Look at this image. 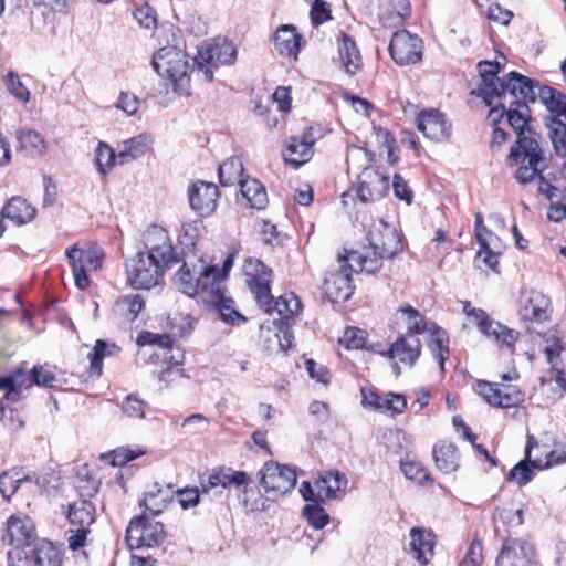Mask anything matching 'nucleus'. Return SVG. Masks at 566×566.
<instances>
[{
	"label": "nucleus",
	"instance_id": "obj_29",
	"mask_svg": "<svg viewBox=\"0 0 566 566\" xmlns=\"http://www.w3.org/2000/svg\"><path fill=\"white\" fill-rule=\"evenodd\" d=\"M32 386V370L28 373L22 368H17L9 375L0 377V390H6V399L12 402L18 401L23 390Z\"/></svg>",
	"mask_w": 566,
	"mask_h": 566
},
{
	"label": "nucleus",
	"instance_id": "obj_15",
	"mask_svg": "<svg viewBox=\"0 0 566 566\" xmlns=\"http://www.w3.org/2000/svg\"><path fill=\"white\" fill-rule=\"evenodd\" d=\"M416 125L422 135L433 142H444L451 136L452 125L446 114L436 108L423 109L416 117Z\"/></svg>",
	"mask_w": 566,
	"mask_h": 566
},
{
	"label": "nucleus",
	"instance_id": "obj_9",
	"mask_svg": "<svg viewBox=\"0 0 566 566\" xmlns=\"http://www.w3.org/2000/svg\"><path fill=\"white\" fill-rule=\"evenodd\" d=\"M66 256L76 287L85 290L90 285L87 272L98 271L102 268L103 249L96 244H90L84 249L74 244L66 250Z\"/></svg>",
	"mask_w": 566,
	"mask_h": 566
},
{
	"label": "nucleus",
	"instance_id": "obj_57",
	"mask_svg": "<svg viewBox=\"0 0 566 566\" xmlns=\"http://www.w3.org/2000/svg\"><path fill=\"white\" fill-rule=\"evenodd\" d=\"M120 408L127 417L140 420L146 416L147 403L135 395H128Z\"/></svg>",
	"mask_w": 566,
	"mask_h": 566
},
{
	"label": "nucleus",
	"instance_id": "obj_6",
	"mask_svg": "<svg viewBox=\"0 0 566 566\" xmlns=\"http://www.w3.org/2000/svg\"><path fill=\"white\" fill-rule=\"evenodd\" d=\"M153 67L163 77L174 84V90L180 94H188L190 82V64L188 55L175 45L160 48L153 57Z\"/></svg>",
	"mask_w": 566,
	"mask_h": 566
},
{
	"label": "nucleus",
	"instance_id": "obj_59",
	"mask_svg": "<svg viewBox=\"0 0 566 566\" xmlns=\"http://www.w3.org/2000/svg\"><path fill=\"white\" fill-rule=\"evenodd\" d=\"M44 19H53L56 13L66 12V0H33Z\"/></svg>",
	"mask_w": 566,
	"mask_h": 566
},
{
	"label": "nucleus",
	"instance_id": "obj_11",
	"mask_svg": "<svg viewBox=\"0 0 566 566\" xmlns=\"http://www.w3.org/2000/svg\"><path fill=\"white\" fill-rule=\"evenodd\" d=\"M337 263L338 269L328 271L323 283L326 297L335 303L345 302L350 297L354 289L352 272H361L355 262L348 260V253L339 255Z\"/></svg>",
	"mask_w": 566,
	"mask_h": 566
},
{
	"label": "nucleus",
	"instance_id": "obj_53",
	"mask_svg": "<svg viewBox=\"0 0 566 566\" xmlns=\"http://www.w3.org/2000/svg\"><path fill=\"white\" fill-rule=\"evenodd\" d=\"M118 160V154L116 155L114 149L107 144L99 142L95 149V163L98 171L102 175H106L114 168Z\"/></svg>",
	"mask_w": 566,
	"mask_h": 566
},
{
	"label": "nucleus",
	"instance_id": "obj_54",
	"mask_svg": "<svg viewBox=\"0 0 566 566\" xmlns=\"http://www.w3.org/2000/svg\"><path fill=\"white\" fill-rule=\"evenodd\" d=\"M538 298H531L522 306L520 315L524 321L541 323L548 318L545 302L543 298L541 301Z\"/></svg>",
	"mask_w": 566,
	"mask_h": 566
},
{
	"label": "nucleus",
	"instance_id": "obj_52",
	"mask_svg": "<svg viewBox=\"0 0 566 566\" xmlns=\"http://www.w3.org/2000/svg\"><path fill=\"white\" fill-rule=\"evenodd\" d=\"M20 146L31 156H42L46 150L43 136L35 130L22 132L18 135Z\"/></svg>",
	"mask_w": 566,
	"mask_h": 566
},
{
	"label": "nucleus",
	"instance_id": "obj_12",
	"mask_svg": "<svg viewBox=\"0 0 566 566\" xmlns=\"http://www.w3.org/2000/svg\"><path fill=\"white\" fill-rule=\"evenodd\" d=\"M475 237L480 245L474 263L478 268L484 266L499 272V258L504 245L499 234L494 233L488 226L483 224L481 214L475 218Z\"/></svg>",
	"mask_w": 566,
	"mask_h": 566
},
{
	"label": "nucleus",
	"instance_id": "obj_30",
	"mask_svg": "<svg viewBox=\"0 0 566 566\" xmlns=\"http://www.w3.org/2000/svg\"><path fill=\"white\" fill-rule=\"evenodd\" d=\"M411 542L410 546L413 556L421 563L428 564L433 556L434 535L424 528L412 527L410 530Z\"/></svg>",
	"mask_w": 566,
	"mask_h": 566
},
{
	"label": "nucleus",
	"instance_id": "obj_37",
	"mask_svg": "<svg viewBox=\"0 0 566 566\" xmlns=\"http://www.w3.org/2000/svg\"><path fill=\"white\" fill-rule=\"evenodd\" d=\"M432 455L441 472L451 473L458 469L459 455L454 444L440 441L434 444Z\"/></svg>",
	"mask_w": 566,
	"mask_h": 566
},
{
	"label": "nucleus",
	"instance_id": "obj_18",
	"mask_svg": "<svg viewBox=\"0 0 566 566\" xmlns=\"http://www.w3.org/2000/svg\"><path fill=\"white\" fill-rule=\"evenodd\" d=\"M469 319L476 325L483 335L494 339L500 345H505L511 348L517 340V332L491 319L488 313L482 308H478L473 312V315Z\"/></svg>",
	"mask_w": 566,
	"mask_h": 566
},
{
	"label": "nucleus",
	"instance_id": "obj_19",
	"mask_svg": "<svg viewBox=\"0 0 566 566\" xmlns=\"http://www.w3.org/2000/svg\"><path fill=\"white\" fill-rule=\"evenodd\" d=\"M147 256L159 260L172 265L176 262L174 248L171 245L168 232L158 226H151L145 233L144 241Z\"/></svg>",
	"mask_w": 566,
	"mask_h": 566
},
{
	"label": "nucleus",
	"instance_id": "obj_55",
	"mask_svg": "<svg viewBox=\"0 0 566 566\" xmlns=\"http://www.w3.org/2000/svg\"><path fill=\"white\" fill-rule=\"evenodd\" d=\"M145 454V450L130 447H120L115 449L112 453L105 455V460L109 462L112 467H122L129 461H133Z\"/></svg>",
	"mask_w": 566,
	"mask_h": 566
},
{
	"label": "nucleus",
	"instance_id": "obj_28",
	"mask_svg": "<svg viewBox=\"0 0 566 566\" xmlns=\"http://www.w3.org/2000/svg\"><path fill=\"white\" fill-rule=\"evenodd\" d=\"M302 36L292 24L279 27L273 34L274 48L280 55L297 60Z\"/></svg>",
	"mask_w": 566,
	"mask_h": 566
},
{
	"label": "nucleus",
	"instance_id": "obj_25",
	"mask_svg": "<svg viewBox=\"0 0 566 566\" xmlns=\"http://www.w3.org/2000/svg\"><path fill=\"white\" fill-rule=\"evenodd\" d=\"M421 354V342L415 335H402L398 337L387 352L390 359H397L402 364L413 366Z\"/></svg>",
	"mask_w": 566,
	"mask_h": 566
},
{
	"label": "nucleus",
	"instance_id": "obj_42",
	"mask_svg": "<svg viewBox=\"0 0 566 566\" xmlns=\"http://www.w3.org/2000/svg\"><path fill=\"white\" fill-rule=\"evenodd\" d=\"M535 449L539 451V454H536L534 460L531 461L535 468L546 469L566 463V444L564 443H555L551 451L545 446Z\"/></svg>",
	"mask_w": 566,
	"mask_h": 566
},
{
	"label": "nucleus",
	"instance_id": "obj_46",
	"mask_svg": "<svg viewBox=\"0 0 566 566\" xmlns=\"http://www.w3.org/2000/svg\"><path fill=\"white\" fill-rule=\"evenodd\" d=\"M542 174L539 172V176L532 181H537L538 191L544 193L549 200L551 210H554V212H566V189L552 186L544 179Z\"/></svg>",
	"mask_w": 566,
	"mask_h": 566
},
{
	"label": "nucleus",
	"instance_id": "obj_3",
	"mask_svg": "<svg viewBox=\"0 0 566 566\" xmlns=\"http://www.w3.org/2000/svg\"><path fill=\"white\" fill-rule=\"evenodd\" d=\"M248 285L258 304L265 313L276 312L283 319L298 315L303 308L295 293L289 292L276 300L271 294L272 270L259 259H248L243 266Z\"/></svg>",
	"mask_w": 566,
	"mask_h": 566
},
{
	"label": "nucleus",
	"instance_id": "obj_48",
	"mask_svg": "<svg viewBox=\"0 0 566 566\" xmlns=\"http://www.w3.org/2000/svg\"><path fill=\"white\" fill-rule=\"evenodd\" d=\"M30 482L28 475L22 474L20 469L13 468L0 474V494L7 501H10L19 486Z\"/></svg>",
	"mask_w": 566,
	"mask_h": 566
},
{
	"label": "nucleus",
	"instance_id": "obj_43",
	"mask_svg": "<svg viewBox=\"0 0 566 566\" xmlns=\"http://www.w3.org/2000/svg\"><path fill=\"white\" fill-rule=\"evenodd\" d=\"M120 348L103 339H97L92 353L88 354L90 371L92 375L101 376L103 371V359L119 353Z\"/></svg>",
	"mask_w": 566,
	"mask_h": 566
},
{
	"label": "nucleus",
	"instance_id": "obj_35",
	"mask_svg": "<svg viewBox=\"0 0 566 566\" xmlns=\"http://www.w3.org/2000/svg\"><path fill=\"white\" fill-rule=\"evenodd\" d=\"M342 66L347 74L354 75L361 67V55L355 41L348 35L342 36L338 48Z\"/></svg>",
	"mask_w": 566,
	"mask_h": 566
},
{
	"label": "nucleus",
	"instance_id": "obj_47",
	"mask_svg": "<svg viewBox=\"0 0 566 566\" xmlns=\"http://www.w3.org/2000/svg\"><path fill=\"white\" fill-rule=\"evenodd\" d=\"M35 566H61V556L57 548L49 541L41 539L33 549Z\"/></svg>",
	"mask_w": 566,
	"mask_h": 566
},
{
	"label": "nucleus",
	"instance_id": "obj_7",
	"mask_svg": "<svg viewBox=\"0 0 566 566\" xmlns=\"http://www.w3.org/2000/svg\"><path fill=\"white\" fill-rule=\"evenodd\" d=\"M237 59V48L227 39L203 42L195 57L198 71L208 82L213 80L214 70L221 65H232Z\"/></svg>",
	"mask_w": 566,
	"mask_h": 566
},
{
	"label": "nucleus",
	"instance_id": "obj_45",
	"mask_svg": "<svg viewBox=\"0 0 566 566\" xmlns=\"http://www.w3.org/2000/svg\"><path fill=\"white\" fill-rule=\"evenodd\" d=\"M537 97L552 114L566 118V95L551 86H539Z\"/></svg>",
	"mask_w": 566,
	"mask_h": 566
},
{
	"label": "nucleus",
	"instance_id": "obj_2",
	"mask_svg": "<svg viewBox=\"0 0 566 566\" xmlns=\"http://www.w3.org/2000/svg\"><path fill=\"white\" fill-rule=\"evenodd\" d=\"M368 226L369 248L364 252H348V260L356 263V266L368 274L377 272L384 259H392L402 250L401 240L396 228L385 221L382 217H369Z\"/></svg>",
	"mask_w": 566,
	"mask_h": 566
},
{
	"label": "nucleus",
	"instance_id": "obj_60",
	"mask_svg": "<svg viewBox=\"0 0 566 566\" xmlns=\"http://www.w3.org/2000/svg\"><path fill=\"white\" fill-rule=\"evenodd\" d=\"M138 345H156L164 349H170L174 339L168 334H156L151 332H143L137 337Z\"/></svg>",
	"mask_w": 566,
	"mask_h": 566
},
{
	"label": "nucleus",
	"instance_id": "obj_38",
	"mask_svg": "<svg viewBox=\"0 0 566 566\" xmlns=\"http://www.w3.org/2000/svg\"><path fill=\"white\" fill-rule=\"evenodd\" d=\"M409 14L410 4L408 0H387L379 19L384 27L391 28L402 24Z\"/></svg>",
	"mask_w": 566,
	"mask_h": 566
},
{
	"label": "nucleus",
	"instance_id": "obj_23",
	"mask_svg": "<svg viewBox=\"0 0 566 566\" xmlns=\"http://www.w3.org/2000/svg\"><path fill=\"white\" fill-rule=\"evenodd\" d=\"M388 189V178L374 168H366L359 177L356 195L361 202L374 201Z\"/></svg>",
	"mask_w": 566,
	"mask_h": 566
},
{
	"label": "nucleus",
	"instance_id": "obj_21",
	"mask_svg": "<svg viewBox=\"0 0 566 566\" xmlns=\"http://www.w3.org/2000/svg\"><path fill=\"white\" fill-rule=\"evenodd\" d=\"M220 192L213 182L197 180L188 188V199L192 210L214 212Z\"/></svg>",
	"mask_w": 566,
	"mask_h": 566
},
{
	"label": "nucleus",
	"instance_id": "obj_41",
	"mask_svg": "<svg viewBox=\"0 0 566 566\" xmlns=\"http://www.w3.org/2000/svg\"><path fill=\"white\" fill-rule=\"evenodd\" d=\"M312 155L313 150L300 143L298 137L292 136L286 140L283 158L284 161L293 168H300L312 158Z\"/></svg>",
	"mask_w": 566,
	"mask_h": 566
},
{
	"label": "nucleus",
	"instance_id": "obj_4",
	"mask_svg": "<svg viewBox=\"0 0 566 566\" xmlns=\"http://www.w3.org/2000/svg\"><path fill=\"white\" fill-rule=\"evenodd\" d=\"M178 290L189 297L199 296L206 303L222 300V277L217 266L202 258L186 256L176 275Z\"/></svg>",
	"mask_w": 566,
	"mask_h": 566
},
{
	"label": "nucleus",
	"instance_id": "obj_61",
	"mask_svg": "<svg viewBox=\"0 0 566 566\" xmlns=\"http://www.w3.org/2000/svg\"><path fill=\"white\" fill-rule=\"evenodd\" d=\"M401 471L408 480L415 481L419 484L429 480L426 469L416 461L401 462Z\"/></svg>",
	"mask_w": 566,
	"mask_h": 566
},
{
	"label": "nucleus",
	"instance_id": "obj_1",
	"mask_svg": "<svg viewBox=\"0 0 566 566\" xmlns=\"http://www.w3.org/2000/svg\"><path fill=\"white\" fill-rule=\"evenodd\" d=\"M514 104L516 107L509 109H505L502 103L493 106L489 118L496 123L506 114L507 122L517 137L511 147L507 164L516 168L515 178L520 184H528L547 169L549 157L546 155L541 136L530 125L528 106L524 102Z\"/></svg>",
	"mask_w": 566,
	"mask_h": 566
},
{
	"label": "nucleus",
	"instance_id": "obj_62",
	"mask_svg": "<svg viewBox=\"0 0 566 566\" xmlns=\"http://www.w3.org/2000/svg\"><path fill=\"white\" fill-rule=\"evenodd\" d=\"M33 385L44 388H54L57 379L46 366H34L32 368Z\"/></svg>",
	"mask_w": 566,
	"mask_h": 566
},
{
	"label": "nucleus",
	"instance_id": "obj_16",
	"mask_svg": "<svg viewBox=\"0 0 566 566\" xmlns=\"http://www.w3.org/2000/svg\"><path fill=\"white\" fill-rule=\"evenodd\" d=\"M475 391L489 405L499 408H511L523 401V394L514 386L497 385L483 380L475 384Z\"/></svg>",
	"mask_w": 566,
	"mask_h": 566
},
{
	"label": "nucleus",
	"instance_id": "obj_44",
	"mask_svg": "<svg viewBox=\"0 0 566 566\" xmlns=\"http://www.w3.org/2000/svg\"><path fill=\"white\" fill-rule=\"evenodd\" d=\"M219 179L222 186L229 187L235 184L241 186L243 179L244 168L242 160L239 157H230L219 166Z\"/></svg>",
	"mask_w": 566,
	"mask_h": 566
},
{
	"label": "nucleus",
	"instance_id": "obj_31",
	"mask_svg": "<svg viewBox=\"0 0 566 566\" xmlns=\"http://www.w3.org/2000/svg\"><path fill=\"white\" fill-rule=\"evenodd\" d=\"M534 448H539L538 442L533 436H527V444L525 449V459L520 461L516 465H514L507 475V480L511 482H515L518 485H525L532 480L533 469H536L532 464V452Z\"/></svg>",
	"mask_w": 566,
	"mask_h": 566
},
{
	"label": "nucleus",
	"instance_id": "obj_5",
	"mask_svg": "<svg viewBox=\"0 0 566 566\" xmlns=\"http://www.w3.org/2000/svg\"><path fill=\"white\" fill-rule=\"evenodd\" d=\"M481 76L479 95L488 106L492 105L494 97H502L509 92L514 97H521L534 102L537 98L538 83L517 73L510 72L503 81H500L497 73L501 70L499 62L483 61L478 64Z\"/></svg>",
	"mask_w": 566,
	"mask_h": 566
},
{
	"label": "nucleus",
	"instance_id": "obj_8",
	"mask_svg": "<svg viewBox=\"0 0 566 566\" xmlns=\"http://www.w3.org/2000/svg\"><path fill=\"white\" fill-rule=\"evenodd\" d=\"M170 266L139 252L126 263L127 282L134 289L150 290L159 284L165 270Z\"/></svg>",
	"mask_w": 566,
	"mask_h": 566
},
{
	"label": "nucleus",
	"instance_id": "obj_14",
	"mask_svg": "<svg viewBox=\"0 0 566 566\" xmlns=\"http://www.w3.org/2000/svg\"><path fill=\"white\" fill-rule=\"evenodd\" d=\"M422 50V40L407 30L395 32L389 43L392 60L401 66L420 62Z\"/></svg>",
	"mask_w": 566,
	"mask_h": 566
},
{
	"label": "nucleus",
	"instance_id": "obj_64",
	"mask_svg": "<svg viewBox=\"0 0 566 566\" xmlns=\"http://www.w3.org/2000/svg\"><path fill=\"white\" fill-rule=\"evenodd\" d=\"M91 533V527H73L71 526L67 534L69 548L77 551L86 545L87 537Z\"/></svg>",
	"mask_w": 566,
	"mask_h": 566
},
{
	"label": "nucleus",
	"instance_id": "obj_58",
	"mask_svg": "<svg viewBox=\"0 0 566 566\" xmlns=\"http://www.w3.org/2000/svg\"><path fill=\"white\" fill-rule=\"evenodd\" d=\"M7 90L20 102L30 101V91L23 85L18 73L10 71L6 76Z\"/></svg>",
	"mask_w": 566,
	"mask_h": 566
},
{
	"label": "nucleus",
	"instance_id": "obj_27",
	"mask_svg": "<svg viewBox=\"0 0 566 566\" xmlns=\"http://www.w3.org/2000/svg\"><path fill=\"white\" fill-rule=\"evenodd\" d=\"M544 353L553 371L556 373V382L566 392V348L559 338L552 337L546 339Z\"/></svg>",
	"mask_w": 566,
	"mask_h": 566
},
{
	"label": "nucleus",
	"instance_id": "obj_20",
	"mask_svg": "<svg viewBox=\"0 0 566 566\" xmlns=\"http://www.w3.org/2000/svg\"><path fill=\"white\" fill-rule=\"evenodd\" d=\"M35 526L27 515H13L8 520L3 541L19 549L30 546L35 541Z\"/></svg>",
	"mask_w": 566,
	"mask_h": 566
},
{
	"label": "nucleus",
	"instance_id": "obj_22",
	"mask_svg": "<svg viewBox=\"0 0 566 566\" xmlns=\"http://www.w3.org/2000/svg\"><path fill=\"white\" fill-rule=\"evenodd\" d=\"M388 189V178L374 168H366L359 177L356 195L361 202L374 201Z\"/></svg>",
	"mask_w": 566,
	"mask_h": 566
},
{
	"label": "nucleus",
	"instance_id": "obj_39",
	"mask_svg": "<svg viewBox=\"0 0 566 566\" xmlns=\"http://www.w3.org/2000/svg\"><path fill=\"white\" fill-rule=\"evenodd\" d=\"M240 190L250 209L263 210L266 208L269 202L268 193L259 180L245 179V181L241 182Z\"/></svg>",
	"mask_w": 566,
	"mask_h": 566
},
{
	"label": "nucleus",
	"instance_id": "obj_51",
	"mask_svg": "<svg viewBox=\"0 0 566 566\" xmlns=\"http://www.w3.org/2000/svg\"><path fill=\"white\" fill-rule=\"evenodd\" d=\"M371 397L375 399V401L369 402L373 408L384 412H390L391 415L401 413L407 407L405 396L399 394H388L385 398L371 394Z\"/></svg>",
	"mask_w": 566,
	"mask_h": 566
},
{
	"label": "nucleus",
	"instance_id": "obj_13",
	"mask_svg": "<svg viewBox=\"0 0 566 566\" xmlns=\"http://www.w3.org/2000/svg\"><path fill=\"white\" fill-rule=\"evenodd\" d=\"M259 474L260 484L268 493L283 495L291 492L296 484L294 469L273 461L266 462Z\"/></svg>",
	"mask_w": 566,
	"mask_h": 566
},
{
	"label": "nucleus",
	"instance_id": "obj_63",
	"mask_svg": "<svg viewBox=\"0 0 566 566\" xmlns=\"http://www.w3.org/2000/svg\"><path fill=\"white\" fill-rule=\"evenodd\" d=\"M140 106L139 98L130 92H120L116 107L123 111L126 115L133 116L137 113Z\"/></svg>",
	"mask_w": 566,
	"mask_h": 566
},
{
	"label": "nucleus",
	"instance_id": "obj_49",
	"mask_svg": "<svg viewBox=\"0 0 566 566\" xmlns=\"http://www.w3.org/2000/svg\"><path fill=\"white\" fill-rule=\"evenodd\" d=\"M397 314L407 325V334L415 335L427 332L428 323L422 314L410 305L398 308Z\"/></svg>",
	"mask_w": 566,
	"mask_h": 566
},
{
	"label": "nucleus",
	"instance_id": "obj_34",
	"mask_svg": "<svg viewBox=\"0 0 566 566\" xmlns=\"http://www.w3.org/2000/svg\"><path fill=\"white\" fill-rule=\"evenodd\" d=\"M153 143L147 134H140L127 140H124L118 149V164L124 165L129 160L144 156Z\"/></svg>",
	"mask_w": 566,
	"mask_h": 566
},
{
	"label": "nucleus",
	"instance_id": "obj_56",
	"mask_svg": "<svg viewBox=\"0 0 566 566\" xmlns=\"http://www.w3.org/2000/svg\"><path fill=\"white\" fill-rule=\"evenodd\" d=\"M323 503H307L303 509V514L307 522L316 530L325 527L329 522V515L322 506Z\"/></svg>",
	"mask_w": 566,
	"mask_h": 566
},
{
	"label": "nucleus",
	"instance_id": "obj_10",
	"mask_svg": "<svg viewBox=\"0 0 566 566\" xmlns=\"http://www.w3.org/2000/svg\"><path fill=\"white\" fill-rule=\"evenodd\" d=\"M165 538L164 525L146 514L133 518L126 528V543L130 549L158 547Z\"/></svg>",
	"mask_w": 566,
	"mask_h": 566
},
{
	"label": "nucleus",
	"instance_id": "obj_17",
	"mask_svg": "<svg viewBox=\"0 0 566 566\" xmlns=\"http://www.w3.org/2000/svg\"><path fill=\"white\" fill-rule=\"evenodd\" d=\"M496 566H535V548L521 538H509L502 544Z\"/></svg>",
	"mask_w": 566,
	"mask_h": 566
},
{
	"label": "nucleus",
	"instance_id": "obj_50",
	"mask_svg": "<svg viewBox=\"0 0 566 566\" xmlns=\"http://www.w3.org/2000/svg\"><path fill=\"white\" fill-rule=\"evenodd\" d=\"M546 127L556 154L564 156L566 153V124L556 117L549 116L546 117Z\"/></svg>",
	"mask_w": 566,
	"mask_h": 566
},
{
	"label": "nucleus",
	"instance_id": "obj_32",
	"mask_svg": "<svg viewBox=\"0 0 566 566\" xmlns=\"http://www.w3.org/2000/svg\"><path fill=\"white\" fill-rule=\"evenodd\" d=\"M67 520L73 527H91L96 520L95 505L88 500H80L70 504Z\"/></svg>",
	"mask_w": 566,
	"mask_h": 566
},
{
	"label": "nucleus",
	"instance_id": "obj_40",
	"mask_svg": "<svg viewBox=\"0 0 566 566\" xmlns=\"http://www.w3.org/2000/svg\"><path fill=\"white\" fill-rule=\"evenodd\" d=\"M427 332L430 333L429 347L433 357L438 360L441 371L444 369V361L449 357V337L442 328L434 323L428 325Z\"/></svg>",
	"mask_w": 566,
	"mask_h": 566
},
{
	"label": "nucleus",
	"instance_id": "obj_24",
	"mask_svg": "<svg viewBox=\"0 0 566 566\" xmlns=\"http://www.w3.org/2000/svg\"><path fill=\"white\" fill-rule=\"evenodd\" d=\"M249 481V476L243 471H235L231 468H220L212 470L206 480H201L200 486L202 493H209L216 488L226 489L228 486L241 488Z\"/></svg>",
	"mask_w": 566,
	"mask_h": 566
},
{
	"label": "nucleus",
	"instance_id": "obj_26",
	"mask_svg": "<svg viewBox=\"0 0 566 566\" xmlns=\"http://www.w3.org/2000/svg\"><path fill=\"white\" fill-rule=\"evenodd\" d=\"M314 484L317 490V497L331 501L339 499L345 493L348 480L340 471L331 470L321 474Z\"/></svg>",
	"mask_w": 566,
	"mask_h": 566
},
{
	"label": "nucleus",
	"instance_id": "obj_33",
	"mask_svg": "<svg viewBox=\"0 0 566 566\" xmlns=\"http://www.w3.org/2000/svg\"><path fill=\"white\" fill-rule=\"evenodd\" d=\"M172 500L171 492L169 490H163L157 484L151 490L145 493L143 501H140V507H144L143 514L148 515L150 518L159 515L164 509Z\"/></svg>",
	"mask_w": 566,
	"mask_h": 566
},
{
	"label": "nucleus",
	"instance_id": "obj_36",
	"mask_svg": "<svg viewBox=\"0 0 566 566\" xmlns=\"http://www.w3.org/2000/svg\"><path fill=\"white\" fill-rule=\"evenodd\" d=\"M144 300L138 294L124 295L116 301L113 311L115 315L126 323H133L137 319L144 308Z\"/></svg>",
	"mask_w": 566,
	"mask_h": 566
}]
</instances>
